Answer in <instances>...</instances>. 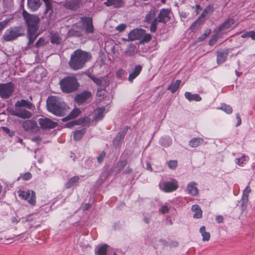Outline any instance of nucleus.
I'll return each mask as SVG.
<instances>
[{"label": "nucleus", "instance_id": "1", "mask_svg": "<svg viewBox=\"0 0 255 255\" xmlns=\"http://www.w3.org/2000/svg\"><path fill=\"white\" fill-rule=\"evenodd\" d=\"M22 15L28 28V48L31 47L33 43L38 36L37 30L39 18L38 16L28 13L25 10H22Z\"/></svg>", "mask_w": 255, "mask_h": 255}, {"label": "nucleus", "instance_id": "2", "mask_svg": "<svg viewBox=\"0 0 255 255\" xmlns=\"http://www.w3.org/2000/svg\"><path fill=\"white\" fill-rule=\"evenodd\" d=\"M91 58L90 53L80 49H77L71 55L69 64L73 70H79L82 69L86 62Z\"/></svg>", "mask_w": 255, "mask_h": 255}, {"label": "nucleus", "instance_id": "3", "mask_svg": "<svg viewBox=\"0 0 255 255\" xmlns=\"http://www.w3.org/2000/svg\"><path fill=\"white\" fill-rule=\"evenodd\" d=\"M47 109L53 114L60 117L66 115L68 107L55 96L49 97L46 101Z\"/></svg>", "mask_w": 255, "mask_h": 255}, {"label": "nucleus", "instance_id": "4", "mask_svg": "<svg viewBox=\"0 0 255 255\" xmlns=\"http://www.w3.org/2000/svg\"><path fill=\"white\" fill-rule=\"evenodd\" d=\"M62 91L66 93H70L76 91L78 89V83L74 76H68L60 81Z\"/></svg>", "mask_w": 255, "mask_h": 255}, {"label": "nucleus", "instance_id": "5", "mask_svg": "<svg viewBox=\"0 0 255 255\" xmlns=\"http://www.w3.org/2000/svg\"><path fill=\"white\" fill-rule=\"evenodd\" d=\"M171 12L168 9H162L160 10L156 18L152 21L150 27L151 32L154 33L157 29L158 22L166 23L171 19Z\"/></svg>", "mask_w": 255, "mask_h": 255}, {"label": "nucleus", "instance_id": "6", "mask_svg": "<svg viewBox=\"0 0 255 255\" xmlns=\"http://www.w3.org/2000/svg\"><path fill=\"white\" fill-rule=\"evenodd\" d=\"M22 28L19 27H11L6 30L3 37L6 41H12L22 34Z\"/></svg>", "mask_w": 255, "mask_h": 255}, {"label": "nucleus", "instance_id": "7", "mask_svg": "<svg viewBox=\"0 0 255 255\" xmlns=\"http://www.w3.org/2000/svg\"><path fill=\"white\" fill-rule=\"evenodd\" d=\"M18 196L23 200H27L31 205H35L36 204L35 193L32 190H21L18 191Z\"/></svg>", "mask_w": 255, "mask_h": 255}, {"label": "nucleus", "instance_id": "8", "mask_svg": "<svg viewBox=\"0 0 255 255\" xmlns=\"http://www.w3.org/2000/svg\"><path fill=\"white\" fill-rule=\"evenodd\" d=\"M13 90V84L11 83L0 84V97L7 99L11 96Z\"/></svg>", "mask_w": 255, "mask_h": 255}, {"label": "nucleus", "instance_id": "9", "mask_svg": "<svg viewBox=\"0 0 255 255\" xmlns=\"http://www.w3.org/2000/svg\"><path fill=\"white\" fill-rule=\"evenodd\" d=\"M178 187V182L173 179L171 181L164 182L159 184V188L165 192H172Z\"/></svg>", "mask_w": 255, "mask_h": 255}, {"label": "nucleus", "instance_id": "10", "mask_svg": "<svg viewBox=\"0 0 255 255\" xmlns=\"http://www.w3.org/2000/svg\"><path fill=\"white\" fill-rule=\"evenodd\" d=\"M10 114L11 115L24 119H28L32 116L31 113L29 111L21 107H15L14 109L10 111Z\"/></svg>", "mask_w": 255, "mask_h": 255}, {"label": "nucleus", "instance_id": "11", "mask_svg": "<svg viewBox=\"0 0 255 255\" xmlns=\"http://www.w3.org/2000/svg\"><path fill=\"white\" fill-rule=\"evenodd\" d=\"M38 123L43 129L53 128L58 125L57 123L45 117L39 119Z\"/></svg>", "mask_w": 255, "mask_h": 255}, {"label": "nucleus", "instance_id": "12", "mask_svg": "<svg viewBox=\"0 0 255 255\" xmlns=\"http://www.w3.org/2000/svg\"><path fill=\"white\" fill-rule=\"evenodd\" d=\"M22 127L25 131L30 132L36 133L39 130L37 123L32 120L24 121L22 123Z\"/></svg>", "mask_w": 255, "mask_h": 255}, {"label": "nucleus", "instance_id": "13", "mask_svg": "<svg viewBox=\"0 0 255 255\" xmlns=\"http://www.w3.org/2000/svg\"><path fill=\"white\" fill-rule=\"evenodd\" d=\"M145 30L142 29H134L128 33V40L134 41L139 39L144 34Z\"/></svg>", "mask_w": 255, "mask_h": 255}, {"label": "nucleus", "instance_id": "14", "mask_svg": "<svg viewBox=\"0 0 255 255\" xmlns=\"http://www.w3.org/2000/svg\"><path fill=\"white\" fill-rule=\"evenodd\" d=\"M91 96V93L88 91H84L83 92L76 95L74 100L78 105H81L85 103Z\"/></svg>", "mask_w": 255, "mask_h": 255}, {"label": "nucleus", "instance_id": "15", "mask_svg": "<svg viewBox=\"0 0 255 255\" xmlns=\"http://www.w3.org/2000/svg\"><path fill=\"white\" fill-rule=\"evenodd\" d=\"M197 183L195 182H189L186 187V191L189 195L196 196L199 194V190L197 187Z\"/></svg>", "mask_w": 255, "mask_h": 255}, {"label": "nucleus", "instance_id": "16", "mask_svg": "<svg viewBox=\"0 0 255 255\" xmlns=\"http://www.w3.org/2000/svg\"><path fill=\"white\" fill-rule=\"evenodd\" d=\"M84 24H85V32L86 33H92L94 32V26L92 19L90 17H85L82 18Z\"/></svg>", "mask_w": 255, "mask_h": 255}, {"label": "nucleus", "instance_id": "17", "mask_svg": "<svg viewBox=\"0 0 255 255\" xmlns=\"http://www.w3.org/2000/svg\"><path fill=\"white\" fill-rule=\"evenodd\" d=\"M217 62L218 64L224 63L229 54L228 49H222L217 52Z\"/></svg>", "mask_w": 255, "mask_h": 255}, {"label": "nucleus", "instance_id": "18", "mask_svg": "<svg viewBox=\"0 0 255 255\" xmlns=\"http://www.w3.org/2000/svg\"><path fill=\"white\" fill-rule=\"evenodd\" d=\"M79 4V0H65L63 6L69 9L75 10L78 7Z\"/></svg>", "mask_w": 255, "mask_h": 255}, {"label": "nucleus", "instance_id": "19", "mask_svg": "<svg viewBox=\"0 0 255 255\" xmlns=\"http://www.w3.org/2000/svg\"><path fill=\"white\" fill-rule=\"evenodd\" d=\"M127 130L128 128H126L123 131H120L117 134L113 141V143L116 146H119L121 142L124 140Z\"/></svg>", "mask_w": 255, "mask_h": 255}, {"label": "nucleus", "instance_id": "20", "mask_svg": "<svg viewBox=\"0 0 255 255\" xmlns=\"http://www.w3.org/2000/svg\"><path fill=\"white\" fill-rule=\"evenodd\" d=\"M33 107V105L31 102L23 99L17 101L15 104V107L26 108L29 110L31 109Z\"/></svg>", "mask_w": 255, "mask_h": 255}, {"label": "nucleus", "instance_id": "21", "mask_svg": "<svg viewBox=\"0 0 255 255\" xmlns=\"http://www.w3.org/2000/svg\"><path fill=\"white\" fill-rule=\"evenodd\" d=\"M156 14V10L155 8H152L146 15L144 21L147 23H151L152 21L156 18L155 17Z\"/></svg>", "mask_w": 255, "mask_h": 255}, {"label": "nucleus", "instance_id": "22", "mask_svg": "<svg viewBox=\"0 0 255 255\" xmlns=\"http://www.w3.org/2000/svg\"><path fill=\"white\" fill-rule=\"evenodd\" d=\"M27 4L32 11L37 10L41 5L40 0H27Z\"/></svg>", "mask_w": 255, "mask_h": 255}, {"label": "nucleus", "instance_id": "23", "mask_svg": "<svg viewBox=\"0 0 255 255\" xmlns=\"http://www.w3.org/2000/svg\"><path fill=\"white\" fill-rule=\"evenodd\" d=\"M104 4L107 6H113L115 7H120L123 6L124 2L122 0H107Z\"/></svg>", "mask_w": 255, "mask_h": 255}, {"label": "nucleus", "instance_id": "24", "mask_svg": "<svg viewBox=\"0 0 255 255\" xmlns=\"http://www.w3.org/2000/svg\"><path fill=\"white\" fill-rule=\"evenodd\" d=\"M191 210L194 213L193 217L195 219H200L202 217V210L200 207L195 204L192 206Z\"/></svg>", "mask_w": 255, "mask_h": 255}, {"label": "nucleus", "instance_id": "25", "mask_svg": "<svg viewBox=\"0 0 255 255\" xmlns=\"http://www.w3.org/2000/svg\"><path fill=\"white\" fill-rule=\"evenodd\" d=\"M142 70V67L140 65L136 66L132 72H131L128 77V80L132 82V80L135 79L140 73Z\"/></svg>", "mask_w": 255, "mask_h": 255}, {"label": "nucleus", "instance_id": "26", "mask_svg": "<svg viewBox=\"0 0 255 255\" xmlns=\"http://www.w3.org/2000/svg\"><path fill=\"white\" fill-rule=\"evenodd\" d=\"M235 20L233 19H229L225 21L219 27V30L222 31L225 30H227L232 27L234 24Z\"/></svg>", "mask_w": 255, "mask_h": 255}, {"label": "nucleus", "instance_id": "27", "mask_svg": "<svg viewBox=\"0 0 255 255\" xmlns=\"http://www.w3.org/2000/svg\"><path fill=\"white\" fill-rule=\"evenodd\" d=\"M184 95L185 98L190 101H195L199 102L202 100L201 97L198 94H192L190 92H186Z\"/></svg>", "mask_w": 255, "mask_h": 255}, {"label": "nucleus", "instance_id": "28", "mask_svg": "<svg viewBox=\"0 0 255 255\" xmlns=\"http://www.w3.org/2000/svg\"><path fill=\"white\" fill-rule=\"evenodd\" d=\"M206 14V13L203 11L199 17L191 25V28L192 29L197 28L204 21Z\"/></svg>", "mask_w": 255, "mask_h": 255}, {"label": "nucleus", "instance_id": "29", "mask_svg": "<svg viewBox=\"0 0 255 255\" xmlns=\"http://www.w3.org/2000/svg\"><path fill=\"white\" fill-rule=\"evenodd\" d=\"M81 111L79 109H74L70 114L65 118L62 119L63 121L65 122L71 119L76 118L80 114Z\"/></svg>", "mask_w": 255, "mask_h": 255}, {"label": "nucleus", "instance_id": "30", "mask_svg": "<svg viewBox=\"0 0 255 255\" xmlns=\"http://www.w3.org/2000/svg\"><path fill=\"white\" fill-rule=\"evenodd\" d=\"M203 141L204 139L202 138L194 137L189 141V144L192 147H196L201 144Z\"/></svg>", "mask_w": 255, "mask_h": 255}, {"label": "nucleus", "instance_id": "31", "mask_svg": "<svg viewBox=\"0 0 255 255\" xmlns=\"http://www.w3.org/2000/svg\"><path fill=\"white\" fill-rule=\"evenodd\" d=\"M105 111L104 108H100L96 110L94 118L96 121L102 120L104 117V113Z\"/></svg>", "mask_w": 255, "mask_h": 255}, {"label": "nucleus", "instance_id": "32", "mask_svg": "<svg viewBox=\"0 0 255 255\" xmlns=\"http://www.w3.org/2000/svg\"><path fill=\"white\" fill-rule=\"evenodd\" d=\"M79 177L78 176H74L71 177L67 183H65V186L66 188L69 189L73 186L76 183L78 182Z\"/></svg>", "mask_w": 255, "mask_h": 255}, {"label": "nucleus", "instance_id": "33", "mask_svg": "<svg viewBox=\"0 0 255 255\" xmlns=\"http://www.w3.org/2000/svg\"><path fill=\"white\" fill-rule=\"evenodd\" d=\"M108 246L107 244H104L95 250L96 255H104L107 252Z\"/></svg>", "mask_w": 255, "mask_h": 255}, {"label": "nucleus", "instance_id": "34", "mask_svg": "<svg viewBox=\"0 0 255 255\" xmlns=\"http://www.w3.org/2000/svg\"><path fill=\"white\" fill-rule=\"evenodd\" d=\"M200 233L202 236L203 241H208L210 239V234L209 232L205 231V227L202 226L200 229Z\"/></svg>", "mask_w": 255, "mask_h": 255}, {"label": "nucleus", "instance_id": "35", "mask_svg": "<svg viewBox=\"0 0 255 255\" xmlns=\"http://www.w3.org/2000/svg\"><path fill=\"white\" fill-rule=\"evenodd\" d=\"M181 80H177L174 83L171 84L168 88V90H170L171 93H175L179 88Z\"/></svg>", "mask_w": 255, "mask_h": 255}, {"label": "nucleus", "instance_id": "36", "mask_svg": "<svg viewBox=\"0 0 255 255\" xmlns=\"http://www.w3.org/2000/svg\"><path fill=\"white\" fill-rule=\"evenodd\" d=\"M249 159V157L245 154H243L241 157L236 159V163L240 166H243Z\"/></svg>", "mask_w": 255, "mask_h": 255}, {"label": "nucleus", "instance_id": "37", "mask_svg": "<svg viewBox=\"0 0 255 255\" xmlns=\"http://www.w3.org/2000/svg\"><path fill=\"white\" fill-rule=\"evenodd\" d=\"M45 6V13H47L49 12L51 13L53 11V6L52 5L51 0H43Z\"/></svg>", "mask_w": 255, "mask_h": 255}, {"label": "nucleus", "instance_id": "38", "mask_svg": "<svg viewBox=\"0 0 255 255\" xmlns=\"http://www.w3.org/2000/svg\"><path fill=\"white\" fill-rule=\"evenodd\" d=\"M85 131L84 129L78 130L74 132V139L75 140H79L82 138Z\"/></svg>", "mask_w": 255, "mask_h": 255}, {"label": "nucleus", "instance_id": "39", "mask_svg": "<svg viewBox=\"0 0 255 255\" xmlns=\"http://www.w3.org/2000/svg\"><path fill=\"white\" fill-rule=\"evenodd\" d=\"M51 42L54 44H59L60 43L61 39L57 34H53L51 36Z\"/></svg>", "mask_w": 255, "mask_h": 255}, {"label": "nucleus", "instance_id": "40", "mask_svg": "<svg viewBox=\"0 0 255 255\" xmlns=\"http://www.w3.org/2000/svg\"><path fill=\"white\" fill-rule=\"evenodd\" d=\"M127 163L128 161L126 160L119 161L117 165L119 171L122 170L127 165Z\"/></svg>", "mask_w": 255, "mask_h": 255}, {"label": "nucleus", "instance_id": "41", "mask_svg": "<svg viewBox=\"0 0 255 255\" xmlns=\"http://www.w3.org/2000/svg\"><path fill=\"white\" fill-rule=\"evenodd\" d=\"M221 109L225 111L227 114H231L233 112L232 107L229 105L224 104L222 105Z\"/></svg>", "mask_w": 255, "mask_h": 255}, {"label": "nucleus", "instance_id": "42", "mask_svg": "<svg viewBox=\"0 0 255 255\" xmlns=\"http://www.w3.org/2000/svg\"><path fill=\"white\" fill-rule=\"evenodd\" d=\"M167 165L170 169H175L177 166V161L176 160H170L167 162Z\"/></svg>", "mask_w": 255, "mask_h": 255}, {"label": "nucleus", "instance_id": "43", "mask_svg": "<svg viewBox=\"0 0 255 255\" xmlns=\"http://www.w3.org/2000/svg\"><path fill=\"white\" fill-rule=\"evenodd\" d=\"M45 44V39L43 38H40L34 44V46L38 48L43 46Z\"/></svg>", "mask_w": 255, "mask_h": 255}, {"label": "nucleus", "instance_id": "44", "mask_svg": "<svg viewBox=\"0 0 255 255\" xmlns=\"http://www.w3.org/2000/svg\"><path fill=\"white\" fill-rule=\"evenodd\" d=\"M90 78L98 85H101L102 83V80L101 79L96 78L94 76H91Z\"/></svg>", "mask_w": 255, "mask_h": 255}, {"label": "nucleus", "instance_id": "45", "mask_svg": "<svg viewBox=\"0 0 255 255\" xmlns=\"http://www.w3.org/2000/svg\"><path fill=\"white\" fill-rule=\"evenodd\" d=\"M135 47V45L133 44H130L128 46V50H127V53H128L129 55L131 56L132 55V51L133 52L134 51Z\"/></svg>", "mask_w": 255, "mask_h": 255}, {"label": "nucleus", "instance_id": "46", "mask_svg": "<svg viewBox=\"0 0 255 255\" xmlns=\"http://www.w3.org/2000/svg\"><path fill=\"white\" fill-rule=\"evenodd\" d=\"M142 36V41L144 42H148L151 39V35L149 33L145 34L144 33Z\"/></svg>", "mask_w": 255, "mask_h": 255}, {"label": "nucleus", "instance_id": "47", "mask_svg": "<svg viewBox=\"0 0 255 255\" xmlns=\"http://www.w3.org/2000/svg\"><path fill=\"white\" fill-rule=\"evenodd\" d=\"M9 21V19H7L1 22H0V31L2 30L4 27H6Z\"/></svg>", "mask_w": 255, "mask_h": 255}, {"label": "nucleus", "instance_id": "48", "mask_svg": "<svg viewBox=\"0 0 255 255\" xmlns=\"http://www.w3.org/2000/svg\"><path fill=\"white\" fill-rule=\"evenodd\" d=\"M32 177L31 174L29 172H26L22 176V178L23 180L26 181L30 179Z\"/></svg>", "mask_w": 255, "mask_h": 255}, {"label": "nucleus", "instance_id": "49", "mask_svg": "<svg viewBox=\"0 0 255 255\" xmlns=\"http://www.w3.org/2000/svg\"><path fill=\"white\" fill-rule=\"evenodd\" d=\"M105 155L106 153L104 151H102L97 157V160L98 162L101 163L103 161Z\"/></svg>", "mask_w": 255, "mask_h": 255}, {"label": "nucleus", "instance_id": "50", "mask_svg": "<svg viewBox=\"0 0 255 255\" xmlns=\"http://www.w3.org/2000/svg\"><path fill=\"white\" fill-rule=\"evenodd\" d=\"M251 190L249 186H247L243 192V196L249 198V194L251 193Z\"/></svg>", "mask_w": 255, "mask_h": 255}, {"label": "nucleus", "instance_id": "51", "mask_svg": "<svg viewBox=\"0 0 255 255\" xmlns=\"http://www.w3.org/2000/svg\"><path fill=\"white\" fill-rule=\"evenodd\" d=\"M104 92L101 90H98L97 93V97L99 100H102L104 98Z\"/></svg>", "mask_w": 255, "mask_h": 255}, {"label": "nucleus", "instance_id": "52", "mask_svg": "<svg viewBox=\"0 0 255 255\" xmlns=\"http://www.w3.org/2000/svg\"><path fill=\"white\" fill-rule=\"evenodd\" d=\"M126 27V24H121L117 26L116 29L120 32H122L125 30Z\"/></svg>", "mask_w": 255, "mask_h": 255}, {"label": "nucleus", "instance_id": "53", "mask_svg": "<svg viewBox=\"0 0 255 255\" xmlns=\"http://www.w3.org/2000/svg\"><path fill=\"white\" fill-rule=\"evenodd\" d=\"M248 200H249V198L248 197H246V196L245 197L242 196V206L243 207H246L247 203L248 202Z\"/></svg>", "mask_w": 255, "mask_h": 255}, {"label": "nucleus", "instance_id": "54", "mask_svg": "<svg viewBox=\"0 0 255 255\" xmlns=\"http://www.w3.org/2000/svg\"><path fill=\"white\" fill-rule=\"evenodd\" d=\"M169 211V208L167 205H163L161 207L160 209V212L162 214H165L167 213Z\"/></svg>", "mask_w": 255, "mask_h": 255}, {"label": "nucleus", "instance_id": "55", "mask_svg": "<svg viewBox=\"0 0 255 255\" xmlns=\"http://www.w3.org/2000/svg\"><path fill=\"white\" fill-rule=\"evenodd\" d=\"M248 37H250L252 39L255 40V31H248Z\"/></svg>", "mask_w": 255, "mask_h": 255}, {"label": "nucleus", "instance_id": "56", "mask_svg": "<svg viewBox=\"0 0 255 255\" xmlns=\"http://www.w3.org/2000/svg\"><path fill=\"white\" fill-rule=\"evenodd\" d=\"M125 74V71L123 69H120L117 71L116 74L117 77H122Z\"/></svg>", "mask_w": 255, "mask_h": 255}, {"label": "nucleus", "instance_id": "57", "mask_svg": "<svg viewBox=\"0 0 255 255\" xmlns=\"http://www.w3.org/2000/svg\"><path fill=\"white\" fill-rule=\"evenodd\" d=\"M224 218L221 215L217 216L216 218V221L218 223H221L223 222Z\"/></svg>", "mask_w": 255, "mask_h": 255}, {"label": "nucleus", "instance_id": "58", "mask_svg": "<svg viewBox=\"0 0 255 255\" xmlns=\"http://www.w3.org/2000/svg\"><path fill=\"white\" fill-rule=\"evenodd\" d=\"M204 11L206 13L208 12H212L213 11V7L211 5H208L204 9Z\"/></svg>", "mask_w": 255, "mask_h": 255}, {"label": "nucleus", "instance_id": "59", "mask_svg": "<svg viewBox=\"0 0 255 255\" xmlns=\"http://www.w3.org/2000/svg\"><path fill=\"white\" fill-rule=\"evenodd\" d=\"M76 125H77V122L76 121H74L67 123L66 126L68 128H71Z\"/></svg>", "mask_w": 255, "mask_h": 255}, {"label": "nucleus", "instance_id": "60", "mask_svg": "<svg viewBox=\"0 0 255 255\" xmlns=\"http://www.w3.org/2000/svg\"><path fill=\"white\" fill-rule=\"evenodd\" d=\"M236 116V118H237V119L238 120V123L237 124V126H239L241 124L242 120H241V118L240 117V114L239 113L237 114Z\"/></svg>", "mask_w": 255, "mask_h": 255}, {"label": "nucleus", "instance_id": "61", "mask_svg": "<svg viewBox=\"0 0 255 255\" xmlns=\"http://www.w3.org/2000/svg\"><path fill=\"white\" fill-rule=\"evenodd\" d=\"M3 130L6 132V133H10V130L8 128L6 127H2Z\"/></svg>", "mask_w": 255, "mask_h": 255}, {"label": "nucleus", "instance_id": "62", "mask_svg": "<svg viewBox=\"0 0 255 255\" xmlns=\"http://www.w3.org/2000/svg\"><path fill=\"white\" fill-rule=\"evenodd\" d=\"M211 33V30L208 29L206 30L205 32V33L203 34L204 36H206V37H207Z\"/></svg>", "mask_w": 255, "mask_h": 255}, {"label": "nucleus", "instance_id": "63", "mask_svg": "<svg viewBox=\"0 0 255 255\" xmlns=\"http://www.w3.org/2000/svg\"><path fill=\"white\" fill-rule=\"evenodd\" d=\"M241 36L243 38L248 37V31L242 34Z\"/></svg>", "mask_w": 255, "mask_h": 255}, {"label": "nucleus", "instance_id": "64", "mask_svg": "<svg viewBox=\"0 0 255 255\" xmlns=\"http://www.w3.org/2000/svg\"><path fill=\"white\" fill-rule=\"evenodd\" d=\"M159 242L163 245L164 246H165L167 245V242L166 241L164 240H162V239H161L159 240Z\"/></svg>", "mask_w": 255, "mask_h": 255}]
</instances>
